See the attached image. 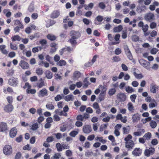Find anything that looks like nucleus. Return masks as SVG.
<instances>
[{
    "label": "nucleus",
    "instance_id": "1",
    "mask_svg": "<svg viewBox=\"0 0 159 159\" xmlns=\"http://www.w3.org/2000/svg\"><path fill=\"white\" fill-rule=\"evenodd\" d=\"M89 116V115L87 113H84L83 115L80 114L78 115L76 117V120L78 121L76 122L75 125L78 127L81 126L83 125V123L81 122L88 120Z\"/></svg>",
    "mask_w": 159,
    "mask_h": 159
},
{
    "label": "nucleus",
    "instance_id": "2",
    "mask_svg": "<svg viewBox=\"0 0 159 159\" xmlns=\"http://www.w3.org/2000/svg\"><path fill=\"white\" fill-rule=\"evenodd\" d=\"M72 35L70 39V43L72 47V49L70 48V51H72L75 48V46L77 44L76 39H78L80 36V34L79 32L73 31L72 32Z\"/></svg>",
    "mask_w": 159,
    "mask_h": 159
},
{
    "label": "nucleus",
    "instance_id": "3",
    "mask_svg": "<svg viewBox=\"0 0 159 159\" xmlns=\"http://www.w3.org/2000/svg\"><path fill=\"white\" fill-rule=\"evenodd\" d=\"M3 153L6 155L9 156L12 152V149L11 146L9 145L5 146L3 148Z\"/></svg>",
    "mask_w": 159,
    "mask_h": 159
},
{
    "label": "nucleus",
    "instance_id": "4",
    "mask_svg": "<svg viewBox=\"0 0 159 159\" xmlns=\"http://www.w3.org/2000/svg\"><path fill=\"white\" fill-rule=\"evenodd\" d=\"M120 35L119 34H117L115 35L114 38H113L112 37L111 38L109 39V40L112 41L114 39L115 42H111L110 43V45H113L119 43L120 42Z\"/></svg>",
    "mask_w": 159,
    "mask_h": 159
},
{
    "label": "nucleus",
    "instance_id": "5",
    "mask_svg": "<svg viewBox=\"0 0 159 159\" xmlns=\"http://www.w3.org/2000/svg\"><path fill=\"white\" fill-rule=\"evenodd\" d=\"M145 20L149 22H152L155 20V16L153 13L151 12H149L146 14L144 16Z\"/></svg>",
    "mask_w": 159,
    "mask_h": 159
},
{
    "label": "nucleus",
    "instance_id": "6",
    "mask_svg": "<svg viewBox=\"0 0 159 159\" xmlns=\"http://www.w3.org/2000/svg\"><path fill=\"white\" fill-rule=\"evenodd\" d=\"M18 79L12 77L9 79L8 84L11 86L13 87H16L17 86L18 84Z\"/></svg>",
    "mask_w": 159,
    "mask_h": 159
},
{
    "label": "nucleus",
    "instance_id": "7",
    "mask_svg": "<svg viewBox=\"0 0 159 159\" xmlns=\"http://www.w3.org/2000/svg\"><path fill=\"white\" fill-rule=\"evenodd\" d=\"M155 152V148L152 147H151L148 149H146L145 150L144 154L146 156L149 157L150 155H153Z\"/></svg>",
    "mask_w": 159,
    "mask_h": 159
},
{
    "label": "nucleus",
    "instance_id": "8",
    "mask_svg": "<svg viewBox=\"0 0 159 159\" xmlns=\"http://www.w3.org/2000/svg\"><path fill=\"white\" fill-rule=\"evenodd\" d=\"M45 86V82L44 80L41 78L39 82L35 84L34 85V87H37L38 89L41 88Z\"/></svg>",
    "mask_w": 159,
    "mask_h": 159
},
{
    "label": "nucleus",
    "instance_id": "9",
    "mask_svg": "<svg viewBox=\"0 0 159 159\" xmlns=\"http://www.w3.org/2000/svg\"><path fill=\"white\" fill-rule=\"evenodd\" d=\"M19 66L24 70L28 69L30 68L29 64L23 60H21L19 62Z\"/></svg>",
    "mask_w": 159,
    "mask_h": 159
},
{
    "label": "nucleus",
    "instance_id": "10",
    "mask_svg": "<svg viewBox=\"0 0 159 159\" xmlns=\"http://www.w3.org/2000/svg\"><path fill=\"white\" fill-rule=\"evenodd\" d=\"M7 130L8 127L7 123L4 122H0V132H6Z\"/></svg>",
    "mask_w": 159,
    "mask_h": 159
},
{
    "label": "nucleus",
    "instance_id": "11",
    "mask_svg": "<svg viewBox=\"0 0 159 159\" xmlns=\"http://www.w3.org/2000/svg\"><path fill=\"white\" fill-rule=\"evenodd\" d=\"M14 109L13 106L11 104H7L4 107V110L6 112H11Z\"/></svg>",
    "mask_w": 159,
    "mask_h": 159
},
{
    "label": "nucleus",
    "instance_id": "12",
    "mask_svg": "<svg viewBox=\"0 0 159 159\" xmlns=\"http://www.w3.org/2000/svg\"><path fill=\"white\" fill-rule=\"evenodd\" d=\"M132 119L133 123H137L140 120V115L138 113L134 114L132 116Z\"/></svg>",
    "mask_w": 159,
    "mask_h": 159
},
{
    "label": "nucleus",
    "instance_id": "13",
    "mask_svg": "<svg viewBox=\"0 0 159 159\" xmlns=\"http://www.w3.org/2000/svg\"><path fill=\"white\" fill-rule=\"evenodd\" d=\"M83 130L84 133L89 134L92 131V129L90 125H86L83 126Z\"/></svg>",
    "mask_w": 159,
    "mask_h": 159
},
{
    "label": "nucleus",
    "instance_id": "14",
    "mask_svg": "<svg viewBox=\"0 0 159 159\" xmlns=\"http://www.w3.org/2000/svg\"><path fill=\"white\" fill-rule=\"evenodd\" d=\"M47 95L48 90L45 88L42 89L38 93V95L40 97H43L45 96H47Z\"/></svg>",
    "mask_w": 159,
    "mask_h": 159
},
{
    "label": "nucleus",
    "instance_id": "15",
    "mask_svg": "<svg viewBox=\"0 0 159 159\" xmlns=\"http://www.w3.org/2000/svg\"><path fill=\"white\" fill-rule=\"evenodd\" d=\"M63 22L65 23L63 27L65 29H66L68 27H70V17L67 16L64 19Z\"/></svg>",
    "mask_w": 159,
    "mask_h": 159
},
{
    "label": "nucleus",
    "instance_id": "16",
    "mask_svg": "<svg viewBox=\"0 0 159 159\" xmlns=\"http://www.w3.org/2000/svg\"><path fill=\"white\" fill-rule=\"evenodd\" d=\"M124 49L126 54L127 55L128 58L130 59L131 60L132 59V55L131 52L127 46H125L124 47Z\"/></svg>",
    "mask_w": 159,
    "mask_h": 159
},
{
    "label": "nucleus",
    "instance_id": "17",
    "mask_svg": "<svg viewBox=\"0 0 159 159\" xmlns=\"http://www.w3.org/2000/svg\"><path fill=\"white\" fill-rule=\"evenodd\" d=\"M103 17L102 16H98L94 20V24L96 25H100L103 20Z\"/></svg>",
    "mask_w": 159,
    "mask_h": 159
},
{
    "label": "nucleus",
    "instance_id": "18",
    "mask_svg": "<svg viewBox=\"0 0 159 159\" xmlns=\"http://www.w3.org/2000/svg\"><path fill=\"white\" fill-rule=\"evenodd\" d=\"M17 129L16 127L12 128L10 130L9 135L11 138H13L16 135L17 133Z\"/></svg>",
    "mask_w": 159,
    "mask_h": 159
},
{
    "label": "nucleus",
    "instance_id": "19",
    "mask_svg": "<svg viewBox=\"0 0 159 159\" xmlns=\"http://www.w3.org/2000/svg\"><path fill=\"white\" fill-rule=\"evenodd\" d=\"M158 89V86L157 85L153 83L151 84L150 86V92L153 93H156L157 90Z\"/></svg>",
    "mask_w": 159,
    "mask_h": 159
},
{
    "label": "nucleus",
    "instance_id": "20",
    "mask_svg": "<svg viewBox=\"0 0 159 159\" xmlns=\"http://www.w3.org/2000/svg\"><path fill=\"white\" fill-rule=\"evenodd\" d=\"M142 153V151L139 148H136L132 152V154L136 156H140Z\"/></svg>",
    "mask_w": 159,
    "mask_h": 159
},
{
    "label": "nucleus",
    "instance_id": "21",
    "mask_svg": "<svg viewBox=\"0 0 159 159\" xmlns=\"http://www.w3.org/2000/svg\"><path fill=\"white\" fill-rule=\"evenodd\" d=\"M103 90H104L101 92L98 97V99L101 101L104 100V99L106 88L103 87Z\"/></svg>",
    "mask_w": 159,
    "mask_h": 159
},
{
    "label": "nucleus",
    "instance_id": "22",
    "mask_svg": "<svg viewBox=\"0 0 159 159\" xmlns=\"http://www.w3.org/2000/svg\"><path fill=\"white\" fill-rule=\"evenodd\" d=\"M117 97L121 101L124 102L126 100V96L124 93H120L118 94L117 95Z\"/></svg>",
    "mask_w": 159,
    "mask_h": 159
},
{
    "label": "nucleus",
    "instance_id": "23",
    "mask_svg": "<svg viewBox=\"0 0 159 159\" xmlns=\"http://www.w3.org/2000/svg\"><path fill=\"white\" fill-rule=\"evenodd\" d=\"M60 14L59 11L56 10L54 11L51 15V17L52 18H55L57 17Z\"/></svg>",
    "mask_w": 159,
    "mask_h": 159
},
{
    "label": "nucleus",
    "instance_id": "24",
    "mask_svg": "<svg viewBox=\"0 0 159 159\" xmlns=\"http://www.w3.org/2000/svg\"><path fill=\"white\" fill-rule=\"evenodd\" d=\"M159 5V3L157 1H154L153 3V4L149 6V8L151 11H154L155 10L156 6H158Z\"/></svg>",
    "mask_w": 159,
    "mask_h": 159
},
{
    "label": "nucleus",
    "instance_id": "25",
    "mask_svg": "<svg viewBox=\"0 0 159 159\" xmlns=\"http://www.w3.org/2000/svg\"><path fill=\"white\" fill-rule=\"evenodd\" d=\"M134 145V143L132 140H130L129 141L125 142V147L127 148H132Z\"/></svg>",
    "mask_w": 159,
    "mask_h": 159
},
{
    "label": "nucleus",
    "instance_id": "26",
    "mask_svg": "<svg viewBox=\"0 0 159 159\" xmlns=\"http://www.w3.org/2000/svg\"><path fill=\"white\" fill-rule=\"evenodd\" d=\"M127 106L129 111L131 112H133L134 110V108L132 103L131 102H129L128 103Z\"/></svg>",
    "mask_w": 159,
    "mask_h": 159
},
{
    "label": "nucleus",
    "instance_id": "27",
    "mask_svg": "<svg viewBox=\"0 0 159 159\" xmlns=\"http://www.w3.org/2000/svg\"><path fill=\"white\" fill-rule=\"evenodd\" d=\"M45 74L46 75V77L48 79H51L52 77V74L49 70H46L45 72Z\"/></svg>",
    "mask_w": 159,
    "mask_h": 159
},
{
    "label": "nucleus",
    "instance_id": "28",
    "mask_svg": "<svg viewBox=\"0 0 159 159\" xmlns=\"http://www.w3.org/2000/svg\"><path fill=\"white\" fill-rule=\"evenodd\" d=\"M145 9L146 7L145 6H139L137 7L136 11L139 13H141Z\"/></svg>",
    "mask_w": 159,
    "mask_h": 159
},
{
    "label": "nucleus",
    "instance_id": "29",
    "mask_svg": "<svg viewBox=\"0 0 159 159\" xmlns=\"http://www.w3.org/2000/svg\"><path fill=\"white\" fill-rule=\"evenodd\" d=\"M81 75V74L80 72L78 71H76L74 72L73 76L74 78L77 79L80 78Z\"/></svg>",
    "mask_w": 159,
    "mask_h": 159
},
{
    "label": "nucleus",
    "instance_id": "30",
    "mask_svg": "<svg viewBox=\"0 0 159 159\" xmlns=\"http://www.w3.org/2000/svg\"><path fill=\"white\" fill-rule=\"evenodd\" d=\"M47 37L48 39L51 41H54L56 39V37L55 35L50 34H48L47 36Z\"/></svg>",
    "mask_w": 159,
    "mask_h": 159
},
{
    "label": "nucleus",
    "instance_id": "31",
    "mask_svg": "<svg viewBox=\"0 0 159 159\" xmlns=\"http://www.w3.org/2000/svg\"><path fill=\"white\" fill-rule=\"evenodd\" d=\"M36 72L38 75H41L43 74V71L42 68H38L36 69Z\"/></svg>",
    "mask_w": 159,
    "mask_h": 159
},
{
    "label": "nucleus",
    "instance_id": "32",
    "mask_svg": "<svg viewBox=\"0 0 159 159\" xmlns=\"http://www.w3.org/2000/svg\"><path fill=\"white\" fill-rule=\"evenodd\" d=\"M151 134L150 132H148L144 135L143 138L145 139V140H148L151 137Z\"/></svg>",
    "mask_w": 159,
    "mask_h": 159
},
{
    "label": "nucleus",
    "instance_id": "33",
    "mask_svg": "<svg viewBox=\"0 0 159 159\" xmlns=\"http://www.w3.org/2000/svg\"><path fill=\"white\" fill-rule=\"evenodd\" d=\"M116 92V90L115 88L110 89L108 92V93L110 96H111L114 94Z\"/></svg>",
    "mask_w": 159,
    "mask_h": 159
},
{
    "label": "nucleus",
    "instance_id": "34",
    "mask_svg": "<svg viewBox=\"0 0 159 159\" xmlns=\"http://www.w3.org/2000/svg\"><path fill=\"white\" fill-rule=\"evenodd\" d=\"M123 29V27L122 25H119L117 27L114 28L113 30L115 32H119L120 31Z\"/></svg>",
    "mask_w": 159,
    "mask_h": 159
},
{
    "label": "nucleus",
    "instance_id": "35",
    "mask_svg": "<svg viewBox=\"0 0 159 159\" xmlns=\"http://www.w3.org/2000/svg\"><path fill=\"white\" fill-rule=\"evenodd\" d=\"M64 97V95L63 94H61V95L58 94L56 97H55L54 99L56 101H57L62 99V98H63Z\"/></svg>",
    "mask_w": 159,
    "mask_h": 159
},
{
    "label": "nucleus",
    "instance_id": "36",
    "mask_svg": "<svg viewBox=\"0 0 159 159\" xmlns=\"http://www.w3.org/2000/svg\"><path fill=\"white\" fill-rule=\"evenodd\" d=\"M11 39L12 41H14L17 40L19 41H20L21 38L18 35H16L12 37Z\"/></svg>",
    "mask_w": 159,
    "mask_h": 159
},
{
    "label": "nucleus",
    "instance_id": "37",
    "mask_svg": "<svg viewBox=\"0 0 159 159\" xmlns=\"http://www.w3.org/2000/svg\"><path fill=\"white\" fill-rule=\"evenodd\" d=\"M14 25H18V26H19L20 28L21 29H22L23 28V26L22 24L21 23L19 20H15Z\"/></svg>",
    "mask_w": 159,
    "mask_h": 159
},
{
    "label": "nucleus",
    "instance_id": "38",
    "mask_svg": "<svg viewBox=\"0 0 159 159\" xmlns=\"http://www.w3.org/2000/svg\"><path fill=\"white\" fill-rule=\"evenodd\" d=\"M125 90L129 93L134 92L135 91L134 90L132 87L129 86L126 88Z\"/></svg>",
    "mask_w": 159,
    "mask_h": 159
},
{
    "label": "nucleus",
    "instance_id": "39",
    "mask_svg": "<svg viewBox=\"0 0 159 159\" xmlns=\"http://www.w3.org/2000/svg\"><path fill=\"white\" fill-rule=\"evenodd\" d=\"M38 128V124L37 123H35L32 125L31 129L35 131Z\"/></svg>",
    "mask_w": 159,
    "mask_h": 159
},
{
    "label": "nucleus",
    "instance_id": "40",
    "mask_svg": "<svg viewBox=\"0 0 159 159\" xmlns=\"http://www.w3.org/2000/svg\"><path fill=\"white\" fill-rule=\"evenodd\" d=\"M36 92V90L34 89H26V92L27 93H30L32 94H34Z\"/></svg>",
    "mask_w": 159,
    "mask_h": 159
},
{
    "label": "nucleus",
    "instance_id": "41",
    "mask_svg": "<svg viewBox=\"0 0 159 159\" xmlns=\"http://www.w3.org/2000/svg\"><path fill=\"white\" fill-rule=\"evenodd\" d=\"M150 126L152 128H155L157 125V123L154 120H151L150 123Z\"/></svg>",
    "mask_w": 159,
    "mask_h": 159
},
{
    "label": "nucleus",
    "instance_id": "42",
    "mask_svg": "<svg viewBox=\"0 0 159 159\" xmlns=\"http://www.w3.org/2000/svg\"><path fill=\"white\" fill-rule=\"evenodd\" d=\"M61 157V155L60 153H55L52 157V159H59Z\"/></svg>",
    "mask_w": 159,
    "mask_h": 159
},
{
    "label": "nucleus",
    "instance_id": "43",
    "mask_svg": "<svg viewBox=\"0 0 159 159\" xmlns=\"http://www.w3.org/2000/svg\"><path fill=\"white\" fill-rule=\"evenodd\" d=\"M108 125V124H105L102 125L100 127V131H102L104 129L106 128Z\"/></svg>",
    "mask_w": 159,
    "mask_h": 159
},
{
    "label": "nucleus",
    "instance_id": "44",
    "mask_svg": "<svg viewBox=\"0 0 159 159\" xmlns=\"http://www.w3.org/2000/svg\"><path fill=\"white\" fill-rule=\"evenodd\" d=\"M39 35L37 33H35L34 35H32L29 36L30 39L32 40L35 38H38L39 37Z\"/></svg>",
    "mask_w": 159,
    "mask_h": 159
},
{
    "label": "nucleus",
    "instance_id": "45",
    "mask_svg": "<svg viewBox=\"0 0 159 159\" xmlns=\"http://www.w3.org/2000/svg\"><path fill=\"white\" fill-rule=\"evenodd\" d=\"M6 98L8 102L9 103L8 104H11L13 102V98L11 96H8Z\"/></svg>",
    "mask_w": 159,
    "mask_h": 159
},
{
    "label": "nucleus",
    "instance_id": "46",
    "mask_svg": "<svg viewBox=\"0 0 159 159\" xmlns=\"http://www.w3.org/2000/svg\"><path fill=\"white\" fill-rule=\"evenodd\" d=\"M133 74L137 79H141L143 77V76L141 74H137L135 72H134Z\"/></svg>",
    "mask_w": 159,
    "mask_h": 159
},
{
    "label": "nucleus",
    "instance_id": "47",
    "mask_svg": "<svg viewBox=\"0 0 159 159\" xmlns=\"http://www.w3.org/2000/svg\"><path fill=\"white\" fill-rule=\"evenodd\" d=\"M56 147L57 151L60 152L62 150V146L60 143H57L56 144Z\"/></svg>",
    "mask_w": 159,
    "mask_h": 159
},
{
    "label": "nucleus",
    "instance_id": "48",
    "mask_svg": "<svg viewBox=\"0 0 159 159\" xmlns=\"http://www.w3.org/2000/svg\"><path fill=\"white\" fill-rule=\"evenodd\" d=\"M66 64V62L63 60H60L59 62H57V65L59 66H65Z\"/></svg>",
    "mask_w": 159,
    "mask_h": 159
},
{
    "label": "nucleus",
    "instance_id": "49",
    "mask_svg": "<svg viewBox=\"0 0 159 159\" xmlns=\"http://www.w3.org/2000/svg\"><path fill=\"white\" fill-rule=\"evenodd\" d=\"M46 106V108L49 110H53L54 108V106L52 103L47 104Z\"/></svg>",
    "mask_w": 159,
    "mask_h": 159
},
{
    "label": "nucleus",
    "instance_id": "50",
    "mask_svg": "<svg viewBox=\"0 0 159 159\" xmlns=\"http://www.w3.org/2000/svg\"><path fill=\"white\" fill-rule=\"evenodd\" d=\"M53 135H55L57 139H60L62 137V135L61 133H55L53 134Z\"/></svg>",
    "mask_w": 159,
    "mask_h": 159
},
{
    "label": "nucleus",
    "instance_id": "51",
    "mask_svg": "<svg viewBox=\"0 0 159 159\" xmlns=\"http://www.w3.org/2000/svg\"><path fill=\"white\" fill-rule=\"evenodd\" d=\"M158 51V49L156 48H153L151 50L150 52L152 54H155Z\"/></svg>",
    "mask_w": 159,
    "mask_h": 159
},
{
    "label": "nucleus",
    "instance_id": "52",
    "mask_svg": "<svg viewBox=\"0 0 159 159\" xmlns=\"http://www.w3.org/2000/svg\"><path fill=\"white\" fill-rule=\"evenodd\" d=\"M54 139L53 137L52 136H50L49 137H48L47 139H46V141L48 143H50L51 142H52L54 141Z\"/></svg>",
    "mask_w": 159,
    "mask_h": 159
},
{
    "label": "nucleus",
    "instance_id": "53",
    "mask_svg": "<svg viewBox=\"0 0 159 159\" xmlns=\"http://www.w3.org/2000/svg\"><path fill=\"white\" fill-rule=\"evenodd\" d=\"M137 97V96L136 94H134L130 96V99L131 101L133 102H135V100Z\"/></svg>",
    "mask_w": 159,
    "mask_h": 159
},
{
    "label": "nucleus",
    "instance_id": "54",
    "mask_svg": "<svg viewBox=\"0 0 159 159\" xmlns=\"http://www.w3.org/2000/svg\"><path fill=\"white\" fill-rule=\"evenodd\" d=\"M84 83L83 85V87L87 88L88 87L89 85V82L87 80L86 78L84 80Z\"/></svg>",
    "mask_w": 159,
    "mask_h": 159
},
{
    "label": "nucleus",
    "instance_id": "55",
    "mask_svg": "<svg viewBox=\"0 0 159 159\" xmlns=\"http://www.w3.org/2000/svg\"><path fill=\"white\" fill-rule=\"evenodd\" d=\"M29 111L32 115H34L35 113L36 110L35 108L32 107L29 110Z\"/></svg>",
    "mask_w": 159,
    "mask_h": 159
},
{
    "label": "nucleus",
    "instance_id": "56",
    "mask_svg": "<svg viewBox=\"0 0 159 159\" xmlns=\"http://www.w3.org/2000/svg\"><path fill=\"white\" fill-rule=\"evenodd\" d=\"M86 113L87 114L89 113H92L93 112V110L90 107H88L86 109Z\"/></svg>",
    "mask_w": 159,
    "mask_h": 159
},
{
    "label": "nucleus",
    "instance_id": "57",
    "mask_svg": "<svg viewBox=\"0 0 159 159\" xmlns=\"http://www.w3.org/2000/svg\"><path fill=\"white\" fill-rule=\"evenodd\" d=\"M7 3V0H5L4 1H2L1 0H0V5L2 6V7L5 6Z\"/></svg>",
    "mask_w": 159,
    "mask_h": 159
},
{
    "label": "nucleus",
    "instance_id": "58",
    "mask_svg": "<svg viewBox=\"0 0 159 159\" xmlns=\"http://www.w3.org/2000/svg\"><path fill=\"white\" fill-rule=\"evenodd\" d=\"M120 59V58L119 57L115 56L113 57L112 61L113 62H117L119 61Z\"/></svg>",
    "mask_w": 159,
    "mask_h": 159
},
{
    "label": "nucleus",
    "instance_id": "59",
    "mask_svg": "<svg viewBox=\"0 0 159 159\" xmlns=\"http://www.w3.org/2000/svg\"><path fill=\"white\" fill-rule=\"evenodd\" d=\"M21 157V154L20 152H19L16 153L15 156V159H20Z\"/></svg>",
    "mask_w": 159,
    "mask_h": 159
},
{
    "label": "nucleus",
    "instance_id": "60",
    "mask_svg": "<svg viewBox=\"0 0 159 159\" xmlns=\"http://www.w3.org/2000/svg\"><path fill=\"white\" fill-rule=\"evenodd\" d=\"M44 119L43 116H40L37 119V121L39 124H40L42 122H43Z\"/></svg>",
    "mask_w": 159,
    "mask_h": 159
},
{
    "label": "nucleus",
    "instance_id": "61",
    "mask_svg": "<svg viewBox=\"0 0 159 159\" xmlns=\"http://www.w3.org/2000/svg\"><path fill=\"white\" fill-rule=\"evenodd\" d=\"M110 117L108 116H107L105 118L102 119V121L104 122H108L110 121Z\"/></svg>",
    "mask_w": 159,
    "mask_h": 159
},
{
    "label": "nucleus",
    "instance_id": "62",
    "mask_svg": "<svg viewBox=\"0 0 159 159\" xmlns=\"http://www.w3.org/2000/svg\"><path fill=\"white\" fill-rule=\"evenodd\" d=\"M78 134V131H73L70 132V136L73 137H75Z\"/></svg>",
    "mask_w": 159,
    "mask_h": 159
},
{
    "label": "nucleus",
    "instance_id": "63",
    "mask_svg": "<svg viewBox=\"0 0 159 159\" xmlns=\"http://www.w3.org/2000/svg\"><path fill=\"white\" fill-rule=\"evenodd\" d=\"M99 6L102 9H104L106 7V5L103 2H100Z\"/></svg>",
    "mask_w": 159,
    "mask_h": 159
},
{
    "label": "nucleus",
    "instance_id": "64",
    "mask_svg": "<svg viewBox=\"0 0 159 159\" xmlns=\"http://www.w3.org/2000/svg\"><path fill=\"white\" fill-rule=\"evenodd\" d=\"M53 119L55 121H58L60 120V117L57 115H55L53 117Z\"/></svg>",
    "mask_w": 159,
    "mask_h": 159
}]
</instances>
